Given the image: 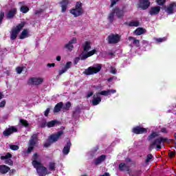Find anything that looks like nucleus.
Instances as JSON below:
<instances>
[{
  "instance_id": "obj_1",
  "label": "nucleus",
  "mask_w": 176,
  "mask_h": 176,
  "mask_svg": "<svg viewBox=\"0 0 176 176\" xmlns=\"http://www.w3.org/2000/svg\"><path fill=\"white\" fill-rule=\"evenodd\" d=\"M32 164L36 168L38 176H46L51 173L47 170V168L43 166L41 161H38V153H34L32 157Z\"/></svg>"
},
{
  "instance_id": "obj_2",
  "label": "nucleus",
  "mask_w": 176,
  "mask_h": 176,
  "mask_svg": "<svg viewBox=\"0 0 176 176\" xmlns=\"http://www.w3.org/2000/svg\"><path fill=\"white\" fill-rule=\"evenodd\" d=\"M156 137H159V133L155 131H152L151 134L148 135L147 140L151 142L148 148L149 151H152L154 148H157V149H162V146H160L162 144V140H160V138L155 140Z\"/></svg>"
},
{
  "instance_id": "obj_3",
  "label": "nucleus",
  "mask_w": 176,
  "mask_h": 176,
  "mask_svg": "<svg viewBox=\"0 0 176 176\" xmlns=\"http://www.w3.org/2000/svg\"><path fill=\"white\" fill-rule=\"evenodd\" d=\"M39 140L38 139V133H34L31 137L28 142V148L27 150V153H31L32 151H34V148L36 146Z\"/></svg>"
},
{
  "instance_id": "obj_4",
  "label": "nucleus",
  "mask_w": 176,
  "mask_h": 176,
  "mask_svg": "<svg viewBox=\"0 0 176 176\" xmlns=\"http://www.w3.org/2000/svg\"><path fill=\"white\" fill-rule=\"evenodd\" d=\"M70 13L73 14L74 17H79V16H82V14L85 13L83 5L80 1H78L76 3L75 8L70 10Z\"/></svg>"
},
{
  "instance_id": "obj_5",
  "label": "nucleus",
  "mask_w": 176,
  "mask_h": 176,
  "mask_svg": "<svg viewBox=\"0 0 176 176\" xmlns=\"http://www.w3.org/2000/svg\"><path fill=\"white\" fill-rule=\"evenodd\" d=\"M96 53H97L96 50H93L87 54H85V52L81 53L79 55V57H76L74 58V65H76V64L79 63L80 60H85L87 58H89V57H91V56L96 54Z\"/></svg>"
},
{
  "instance_id": "obj_6",
  "label": "nucleus",
  "mask_w": 176,
  "mask_h": 176,
  "mask_svg": "<svg viewBox=\"0 0 176 176\" xmlns=\"http://www.w3.org/2000/svg\"><path fill=\"white\" fill-rule=\"evenodd\" d=\"M25 23L23 22L19 23L16 28H12L10 32V39L12 41H14L17 38V35H19V32L23 30L24 28Z\"/></svg>"
},
{
  "instance_id": "obj_7",
  "label": "nucleus",
  "mask_w": 176,
  "mask_h": 176,
  "mask_svg": "<svg viewBox=\"0 0 176 176\" xmlns=\"http://www.w3.org/2000/svg\"><path fill=\"white\" fill-rule=\"evenodd\" d=\"M122 39V36L118 34H111L107 36V42L110 45H116Z\"/></svg>"
},
{
  "instance_id": "obj_8",
  "label": "nucleus",
  "mask_w": 176,
  "mask_h": 176,
  "mask_svg": "<svg viewBox=\"0 0 176 176\" xmlns=\"http://www.w3.org/2000/svg\"><path fill=\"white\" fill-rule=\"evenodd\" d=\"M101 71V65H97L96 67H89L86 69L83 74L84 75H94V74H98Z\"/></svg>"
},
{
  "instance_id": "obj_9",
  "label": "nucleus",
  "mask_w": 176,
  "mask_h": 176,
  "mask_svg": "<svg viewBox=\"0 0 176 176\" xmlns=\"http://www.w3.org/2000/svg\"><path fill=\"white\" fill-rule=\"evenodd\" d=\"M28 83L30 86H41L43 83V78L41 77H32L28 80Z\"/></svg>"
},
{
  "instance_id": "obj_10",
  "label": "nucleus",
  "mask_w": 176,
  "mask_h": 176,
  "mask_svg": "<svg viewBox=\"0 0 176 176\" xmlns=\"http://www.w3.org/2000/svg\"><path fill=\"white\" fill-rule=\"evenodd\" d=\"M63 134H64V131H59L56 133L51 135L50 136L49 140L50 141H51V142H52V144L54 142H57V141H58V140L60 139V137L63 135Z\"/></svg>"
},
{
  "instance_id": "obj_11",
  "label": "nucleus",
  "mask_w": 176,
  "mask_h": 176,
  "mask_svg": "<svg viewBox=\"0 0 176 176\" xmlns=\"http://www.w3.org/2000/svg\"><path fill=\"white\" fill-rule=\"evenodd\" d=\"M12 157V154L10 153H7L5 156H1L0 159L1 160H6V164H9V166H13V161L10 160Z\"/></svg>"
},
{
  "instance_id": "obj_12",
  "label": "nucleus",
  "mask_w": 176,
  "mask_h": 176,
  "mask_svg": "<svg viewBox=\"0 0 176 176\" xmlns=\"http://www.w3.org/2000/svg\"><path fill=\"white\" fill-rule=\"evenodd\" d=\"M174 8H176V3H170L166 7H164V10L167 14H174Z\"/></svg>"
},
{
  "instance_id": "obj_13",
  "label": "nucleus",
  "mask_w": 176,
  "mask_h": 176,
  "mask_svg": "<svg viewBox=\"0 0 176 176\" xmlns=\"http://www.w3.org/2000/svg\"><path fill=\"white\" fill-rule=\"evenodd\" d=\"M132 133L134 134H144V133H148V129L141 126H135L132 129Z\"/></svg>"
},
{
  "instance_id": "obj_14",
  "label": "nucleus",
  "mask_w": 176,
  "mask_h": 176,
  "mask_svg": "<svg viewBox=\"0 0 176 176\" xmlns=\"http://www.w3.org/2000/svg\"><path fill=\"white\" fill-rule=\"evenodd\" d=\"M72 145V144L71 143V140H68L62 151V153L63 155H64V156H67V155L69 153V151H71Z\"/></svg>"
},
{
  "instance_id": "obj_15",
  "label": "nucleus",
  "mask_w": 176,
  "mask_h": 176,
  "mask_svg": "<svg viewBox=\"0 0 176 176\" xmlns=\"http://www.w3.org/2000/svg\"><path fill=\"white\" fill-rule=\"evenodd\" d=\"M150 5L151 2H149V0H140L139 8L143 10L148 9Z\"/></svg>"
},
{
  "instance_id": "obj_16",
  "label": "nucleus",
  "mask_w": 176,
  "mask_h": 176,
  "mask_svg": "<svg viewBox=\"0 0 176 176\" xmlns=\"http://www.w3.org/2000/svg\"><path fill=\"white\" fill-rule=\"evenodd\" d=\"M91 102L94 106L98 105L101 102V96H100V94L96 93L94 95Z\"/></svg>"
},
{
  "instance_id": "obj_17",
  "label": "nucleus",
  "mask_w": 176,
  "mask_h": 176,
  "mask_svg": "<svg viewBox=\"0 0 176 176\" xmlns=\"http://www.w3.org/2000/svg\"><path fill=\"white\" fill-rule=\"evenodd\" d=\"M13 133H17V129L14 126H11L6 129L3 132V134L5 135V137H8V135H10V134H13Z\"/></svg>"
},
{
  "instance_id": "obj_18",
  "label": "nucleus",
  "mask_w": 176,
  "mask_h": 176,
  "mask_svg": "<svg viewBox=\"0 0 176 176\" xmlns=\"http://www.w3.org/2000/svg\"><path fill=\"white\" fill-rule=\"evenodd\" d=\"M114 10V13L118 17V19H123L124 16V11L123 10H120V8L116 7L113 9Z\"/></svg>"
},
{
  "instance_id": "obj_19",
  "label": "nucleus",
  "mask_w": 176,
  "mask_h": 176,
  "mask_svg": "<svg viewBox=\"0 0 176 176\" xmlns=\"http://www.w3.org/2000/svg\"><path fill=\"white\" fill-rule=\"evenodd\" d=\"M160 6L151 7L149 10V14L151 16H155L156 14H159L160 12Z\"/></svg>"
},
{
  "instance_id": "obj_20",
  "label": "nucleus",
  "mask_w": 176,
  "mask_h": 176,
  "mask_svg": "<svg viewBox=\"0 0 176 176\" xmlns=\"http://www.w3.org/2000/svg\"><path fill=\"white\" fill-rule=\"evenodd\" d=\"M59 3L61 6L62 13H65L67 10V6H68V3H69V1L68 0H62V1H60Z\"/></svg>"
},
{
  "instance_id": "obj_21",
  "label": "nucleus",
  "mask_w": 176,
  "mask_h": 176,
  "mask_svg": "<svg viewBox=\"0 0 176 176\" xmlns=\"http://www.w3.org/2000/svg\"><path fill=\"white\" fill-rule=\"evenodd\" d=\"M82 47L84 49V52L82 53L87 54L89 53V50L91 49V45H90V42L85 41V43L82 45Z\"/></svg>"
},
{
  "instance_id": "obj_22",
  "label": "nucleus",
  "mask_w": 176,
  "mask_h": 176,
  "mask_svg": "<svg viewBox=\"0 0 176 176\" xmlns=\"http://www.w3.org/2000/svg\"><path fill=\"white\" fill-rule=\"evenodd\" d=\"M107 159V155H102L99 157H98L95 160V164L96 166H98V164H101L102 162H104Z\"/></svg>"
},
{
  "instance_id": "obj_23",
  "label": "nucleus",
  "mask_w": 176,
  "mask_h": 176,
  "mask_svg": "<svg viewBox=\"0 0 176 176\" xmlns=\"http://www.w3.org/2000/svg\"><path fill=\"white\" fill-rule=\"evenodd\" d=\"M61 109H63V102H60L55 105L53 112H54V113H58V112H60V111H61Z\"/></svg>"
},
{
  "instance_id": "obj_24",
  "label": "nucleus",
  "mask_w": 176,
  "mask_h": 176,
  "mask_svg": "<svg viewBox=\"0 0 176 176\" xmlns=\"http://www.w3.org/2000/svg\"><path fill=\"white\" fill-rule=\"evenodd\" d=\"M16 13H17V9L16 8L12 9L7 14V19H13V17H14V16L16 15Z\"/></svg>"
},
{
  "instance_id": "obj_25",
  "label": "nucleus",
  "mask_w": 176,
  "mask_h": 176,
  "mask_svg": "<svg viewBox=\"0 0 176 176\" xmlns=\"http://www.w3.org/2000/svg\"><path fill=\"white\" fill-rule=\"evenodd\" d=\"M118 168L120 171H130V168L124 163L120 164L118 165Z\"/></svg>"
},
{
  "instance_id": "obj_26",
  "label": "nucleus",
  "mask_w": 176,
  "mask_h": 176,
  "mask_svg": "<svg viewBox=\"0 0 176 176\" xmlns=\"http://www.w3.org/2000/svg\"><path fill=\"white\" fill-rule=\"evenodd\" d=\"M9 170H10V168L6 165H0V173L1 174H6Z\"/></svg>"
},
{
  "instance_id": "obj_27",
  "label": "nucleus",
  "mask_w": 176,
  "mask_h": 176,
  "mask_svg": "<svg viewBox=\"0 0 176 176\" xmlns=\"http://www.w3.org/2000/svg\"><path fill=\"white\" fill-rule=\"evenodd\" d=\"M146 32V30L142 28H138V29H136L134 31V34L140 36V35H142L143 34H145Z\"/></svg>"
},
{
  "instance_id": "obj_28",
  "label": "nucleus",
  "mask_w": 176,
  "mask_h": 176,
  "mask_svg": "<svg viewBox=\"0 0 176 176\" xmlns=\"http://www.w3.org/2000/svg\"><path fill=\"white\" fill-rule=\"evenodd\" d=\"M24 2H19V5H21L22 6L20 8V10L22 13H28V12H30V8L24 5Z\"/></svg>"
},
{
  "instance_id": "obj_29",
  "label": "nucleus",
  "mask_w": 176,
  "mask_h": 176,
  "mask_svg": "<svg viewBox=\"0 0 176 176\" xmlns=\"http://www.w3.org/2000/svg\"><path fill=\"white\" fill-rule=\"evenodd\" d=\"M129 41H133V45H135V46H136V47H140V40L135 39V38H134L133 36H129Z\"/></svg>"
},
{
  "instance_id": "obj_30",
  "label": "nucleus",
  "mask_w": 176,
  "mask_h": 176,
  "mask_svg": "<svg viewBox=\"0 0 176 176\" xmlns=\"http://www.w3.org/2000/svg\"><path fill=\"white\" fill-rule=\"evenodd\" d=\"M108 20L110 21V23H113V21L115 20V11L113 10V9L109 14Z\"/></svg>"
},
{
  "instance_id": "obj_31",
  "label": "nucleus",
  "mask_w": 176,
  "mask_h": 176,
  "mask_svg": "<svg viewBox=\"0 0 176 176\" xmlns=\"http://www.w3.org/2000/svg\"><path fill=\"white\" fill-rule=\"evenodd\" d=\"M25 38H28V30L27 29L23 30L19 36V39H25Z\"/></svg>"
},
{
  "instance_id": "obj_32",
  "label": "nucleus",
  "mask_w": 176,
  "mask_h": 176,
  "mask_svg": "<svg viewBox=\"0 0 176 176\" xmlns=\"http://www.w3.org/2000/svg\"><path fill=\"white\" fill-rule=\"evenodd\" d=\"M63 49H66V50H68L69 52H72V50L74 49V45L69 42L64 45Z\"/></svg>"
},
{
  "instance_id": "obj_33",
  "label": "nucleus",
  "mask_w": 176,
  "mask_h": 176,
  "mask_svg": "<svg viewBox=\"0 0 176 176\" xmlns=\"http://www.w3.org/2000/svg\"><path fill=\"white\" fill-rule=\"evenodd\" d=\"M69 108H71V102H67L65 106L64 104H63L62 109L63 112H65V111H69Z\"/></svg>"
},
{
  "instance_id": "obj_34",
  "label": "nucleus",
  "mask_w": 176,
  "mask_h": 176,
  "mask_svg": "<svg viewBox=\"0 0 176 176\" xmlns=\"http://www.w3.org/2000/svg\"><path fill=\"white\" fill-rule=\"evenodd\" d=\"M58 123V121L54 120L52 121H50L48 122H47V126H48L49 128L50 127H54V126H56V124Z\"/></svg>"
},
{
  "instance_id": "obj_35",
  "label": "nucleus",
  "mask_w": 176,
  "mask_h": 176,
  "mask_svg": "<svg viewBox=\"0 0 176 176\" xmlns=\"http://www.w3.org/2000/svg\"><path fill=\"white\" fill-rule=\"evenodd\" d=\"M48 167H49V170H50V171H56V163L55 162H50Z\"/></svg>"
},
{
  "instance_id": "obj_36",
  "label": "nucleus",
  "mask_w": 176,
  "mask_h": 176,
  "mask_svg": "<svg viewBox=\"0 0 176 176\" xmlns=\"http://www.w3.org/2000/svg\"><path fill=\"white\" fill-rule=\"evenodd\" d=\"M129 27H138L140 25L139 21H131L129 23Z\"/></svg>"
},
{
  "instance_id": "obj_37",
  "label": "nucleus",
  "mask_w": 176,
  "mask_h": 176,
  "mask_svg": "<svg viewBox=\"0 0 176 176\" xmlns=\"http://www.w3.org/2000/svg\"><path fill=\"white\" fill-rule=\"evenodd\" d=\"M152 159H153V155H152V154L147 155L145 161L146 164H148V163H149Z\"/></svg>"
},
{
  "instance_id": "obj_38",
  "label": "nucleus",
  "mask_w": 176,
  "mask_h": 176,
  "mask_svg": "<svg viewBox=\"0 0 176 176\" xmlns=\"http://www.w3.org/2000/svg\"><path fill=\"white\" fill-rule=\"evenodd\" d=\"M98 94H99V96H110L109 89L107 91H102L100 92H98Z\"/></svg>"
},
{
  "instance_id": "obj_39",
  "label": "nucleus",
  "mask_w": 176,
  "mask_h": 176,
  "mask_svg": "<svg viewBox=\"0 0 176 176\" xmlns=\"http://www.w3.org/2000/svg\"><path fill=\"white\" fill-rule=\"evenodd\" d=\"M20 123L25 127H28V126L30 124H28V122L25 120H20Z\"/></svg>"
},
{
  "instance_id": "obj_40",
  "label": "nucleus",
  "mask_w": 176,
  "mask_h": 176,
  "mask_svg": "<svg viewBox=\"0 0 176 176\" xmlns=\"http://www.w3.org/2000/svg\"><path fill=\"white\" fill-rule=\"evenodd\" d=\"M19 146L18 145H13V144H10V148L12 151H19Z\"/></svg>"
},
{
  "instance_id": "obj_41",
  "label": "nucleus",
  "mask_w": 176,
  "mask_h": 176,
  "mask_svg": "<svg viewBox=\"0 0 176 176\" xmlns=\"http://www.w3.org/2000/svg\"><path fill=\"white\" fill-rule=\"evenodd\" d=\"M72 65V62H67V63H66V65H65V67H64V68H65L67 71H68V69H69V68H71Z\"/></svg>"
},
{
  "instance_id": "obj_42",
  "label": "nucleus",
  "mask_w": 176,
  "mask_h": 176,
  "mask_svg": "<svg viewBox=\"0 0 176 176\" xmlns=\"http://www.w3.org/2000/svg\"><path fill=\"white\" fill-rule=\"evenodd\" d=\"M156 2L160 6H163L166 3V0H156Z\"/></svg>"
},
{
  "instance_id": "obj_43",
  "label": "nucleus",
  "mask_w": 176,
  "mask_h": 176,
  "mask_svg": "<svg viewBox=\"0 0 176 176\" xmlns=\"http://www.w3.org/2000/svg\"><path fill=\"white\" fill-rule=\"evenodd\" d=\"M53 144V142H52V140H49L48 142H46L44 144V147L45 148H49V146H50V145H52Z\"/></svg>"
},
{
  "instance_id": "obj_44",
  "label": "nucleus",
  "mask_w": 176,
  "mask_h": 176,
  "mask_svg": "<svg viewBox=\"0 0 176 176\" xmlns=\"http://www.w3.org/2000/svg\"><path fill=\"white\" fill-rule=\"evenodd\" d=\"M156 42H157L158 43H161V42H164L166 41L167 38H166V37L164 38H155Z\"/></svg>"
},
{
  "instance_id": "obj_45",
  "label": "nucleus",
  "mask_w": 176,
  "mask_h": 176,
  "mask_svg": "<svg viewBox=\"0 0 176 176\" xmlns=\"http://www.w3.org/2000/svg\"><path fill=\"white\" fill-rule=\"evenodd\" d=\"M5 17V12H0V25L2 24V21L3 20V18Z\"/></svg>"
},
{
  "instance_id": "obj_46",
  "label": "nucleus",
  "mask_w": 176,
  "mask_h": 176,
  "mask_svg": "<svg viewBox=\"0 0 176 176\" xmlns=\"http://www.w3.org/2000/svg\"><path fill=\"white\" fill-rule=\"evenodd\" d=\"M119 0H111V5H110V8H113V6H115V5H116V3H118Z\"/></svg>"
},
{
  "instance_id": "obj_47",
  "label": "nucleus",
  "mask_w": 176,
  "mask_h": 176,
  "mask_svg": "<svg viewBox=\"0 0 176 176\" xmlns=\"http://www.w3.org/2000/svg\"><path fill=\"white\" fill-rule=\"evenodd\" d=\"M16 74H21L23 72V67H18L16 68Z\"/></svg>"
},
{
  "instance_id": "obj_48",
  "label": "nucleus",
  "mask_w": 176,
  "mask_h": 176,
  "mask_svg": "<svg viewBox=\"0 0 176 176\" xmlns=\"http://www.w3.org/2000/svg\"><path fill=\"white\" fill-rule=\"evenodd\" d=\"M49 113H50V108H47V109L44 111V115H45V116H46V117L49 116Z\"/></svg>"
},
{
  "instance_id": "obj_49",
  "label": "nucleus",
  "mask_w": 176,
  "mask_h": 176,
  "mask_svg": "<svg viewBox=\"0 0 176 176\" xmlns=\"http://www.w3.org/2000/svg\"><path fill=\"white\" fill-rule=\"evenodd\" d=\"M65 72H67V70L65 69V67L61 70L58 71V74L60 76L63 75V74H65Z\"/></svg>"
},
{
  "instance_id": "obj_50",
  "label": "nucleus",
  "mask_w": 176,
  "mask_h": 176,
  "mask_svg": "<svg viewBox=\"0 0 176 176\" xmlns=\"http://www.w3.org/2000/svg\"><path fill=\"white\" fill-rule=\"evenodd\" d=\"M6 105V101L3 100L0 102V108H3Z\"/></svg>"
},
{
  "instance_id": "obj_51",
  "label": "nucleus",
  "mask_w": 176,
  "mask_h": 176,
  "mask_svg": "<svg viewBox=\"0 0 176 176\" xmlns=\"http://www.w3.org/2000/svg\"><path fill=\"white\" fill-rule=\"evenodd\" d=\"M110 73L113 74V75H116V69L114 67H111Z\"/></svg>"
},
{
  "instance_id": "obj_52",
  "label": "nucleus",
  "mask_w": 176,
  "mask_h": 176,
  "mask_svg": "<svg viewBox=\"0 0 176 176\" xmlns=\"http://www.w3.org/2000/svg\"><path fill=\"white\" fill-rule=\"evenodd\" d=\"M76 38L74 37L72 40H70L69 43H70L72 45H74V43H76Z\"/></svg>"
},
{
  "instance_id": "obj_53",
  "label": "nucleus",
  "mask_w": 176,
  "mask_h": 176,
  "mask_svg": "<svg viewBox=\"0 0 176 176\" xmlns=\"http://www.w3.org/2000/svg\"><path fill=\"white\" fill-rule=\"evenodd\" d=\"M46 126H47V122L46 121H44L41 124L40 127L43 128L46 127Z\"/></svg>"
},
{
  "instance_id": "obj_54",
  "label": "nucleus",
  "mask_w": 176,
  "mask_h": 176,
  "mask_svg": "<svg viewBox=\"0 0 176 176\" xmlns=\"http://www.w3.org/2000/svg\"><path fill=\"white\" fill-rule=\"evenodd\" d=\"M160 140H161V143L168 141V139L167 138H160Z\"/></svg>"
},
{
  "instance_id": "obj_55",
  "label": "nucleus",
  "mask_w": 176,
  "mask_h": 176,
  "mask_svg": "<svg viewBox=\"0 0 176 176\" xmlns=\"http://www.w3.org/2000/svg\"><path fill=\"white\" fill-rule=\"evenodd\" d=\"M41 13H43V10L40 9L35 11V14H41Z\"/></svg>"
},
{
  "instance_id": "obj_56",
  "label": "nucleus",
  "mask_w": 176,
  "mask_h": 176,
  "mask_svg": "<svg viewBox=\"0 0 176 176\" xmlns=\"http://www.w3.org/2000/svg\"><path fill=\"white\" fill-rule=\"evenodd\" d=\"M93 94H94L93 91L88 92L87 95V98H90V97H91Z\"/></svg>"
},
{
  "instance_id": "obj_57",
  "label": "nucleus",
  "mask_w": 176,
  "mask_h": 176,
  "mask_svg": "<svg viewBox=\"0 0 176 176\" xmlns=\"http://www.w3.org/2000/svg\"><path fill=\"white\" fill-rule=\"evenodd\" d=\"M116 93V91L115 89H109V94L111 96V94H115Z\"/></svg>"
},
{
  "instance_id": "obj_58",
  "label": "nucleus",
  "mask_w": 176,
  "mask_h": 176,
  "mask_svg": "<svg viewBox=\"0 0 176 176\" xmlns=\"http://www.w3.org/2000/svg\"><path fill=\"white\" fill-rule=\"evenodd\" d=\"M56 64L54 63H48L47 65V67H48L49 68H52V67H55Z\"/></svg>"
},
{
  "instance_id": "obj_59",
  "label": "nucleus",
  "mask_w": 176,
  "mask_h": 176,
  "mask_svg": "<svg viewBox=\"0 0 176 176\" xmlns=\"http://www.w3.org/2000/svg\"><path fill=\"white\" fill-rule=\"evenodd\" d=\"M161 131H162V133H167V130L166 129V128H162V129H161Z\"/></svg>"
},
{
  "instance_id": "obj_60",
  "label": "nucleus",
  "mask_w": 176,
  "mask_h": 176,
  "mask_svg": "<svg viewBox=\"0 0 176 176\" xmlns=\"http://www.w3.org/2000/svg\"><path fill=\"white\" fill-rule=\"evenodd\" d=\"M175 155V152L171 151L170 153H169V156L173 157Z\"/></svg>"
},
{
  "instance_id": "obj_61",
  "label": "nucleus",
  "mask_w": 176,
  "mask_h": 176,
  "mask_svg": "<svg viewBox=\"0 0 176 176\" xmlns=\"http://www.w3.org/2000/svg\"><path fill=\"white\" fill-rule=\"evenodd\" d=\"M142 43L143 44V45H148V41H145V40H143L142 41Z\"/></svg>"
},
{
  "instance_id": "obj_62",
  "label": "nucleus",
  "mask_w": 176,
  "mask_h": 176,
  "mask_svg": "<svg viewBox=\"0 0 176 176\" xmlns=\"http://www.w3.org/2000/svg\"><path fill=\"white\" fill-rule=\"evenodd\" d=\"M4 97V95L2 92H0V100L3 99Z\"/></svg>"
},
{
  "instance_id": "obj_63",
  "label": "nucleus",
  "mask_w": 176,
  "mask_h": 176,
  "mask_svg": "<svg viewBox=\"0 0 176 176\" xmlns=\"http://www.w3.org/2000/svg\"><path fill=\"white\" fill-rule=\"evenodd\" d=\"M56 61H61V56H58L56 57Z\"/></svg>"
},
{
  "instance_id": "obj_64",
  "label": "nucleus",
  "mask_w": 176,
  "mask_h": 176,
  "mask_svg": "<svg viewBox=\"0 0 176 176\" xmlns=\"http://www.w3.org/2000/svg\"><path fill=\"white\" fill-rule=\"evenodd\" d=\"M108 82H112V80H113V77H111L109 78H108Z\"/></svg>"
}]
</instances>
